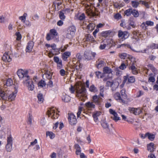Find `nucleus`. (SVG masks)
Here are the masks:
<instances>
[{
  "mask_svg": "<svg viewBox=\"0 0 158 158\" xmlns=\"http://www.w3.org/2000/svg\"><path fill=\"white\" fill-rule=\"evenodd\" d=\"M76 96L80 100L84 101L85 100L84 97L86 89L85 87L78 84L76 85L75 87ZM69 90L72 94H74L75 89L73 86L71 85L69 88Z\"/></svg>",
  "mask_w": 158,
  "mask_h": 158,
  "instance_id": "1",
  "label": "nucleus"
},
{
  "mask_svg": "<svg viewBox=\"0 0 158 158\" xmlns=\"http://www.w3.org/2000/svg\"><path fill=\"white\" fill-rule=\"evenodd\" d=\"M17 74L20 80H23V83L29 80L30 77L28 75V71L20 69L17 71Z\"/></svg>",
  "mask_w": 158,
  "mask_h": 158,
  "instance_id": "2",
  "label": "nucleus"
},
{
  "mask_svg": "<svg viewBox=\"0 0 158 158\" xmlns=\"http://www.w3.org/2000/svg\"><path fill=\"white\" fill-rule=\"evenodd\" d=\"M56 108L54 107H52L49 108L47 112V114L48 115L49 117L51 116V118L52 119H55L57 118L59 115V113L60 111L56 110L55 111Z\"/></svg>",
  "mask_w": 158,
  "mask_h": 158,
  "instance_id": "3",
  "label": "nucleus"
},
{
  "mask_svg": "<svg viewBox=\"0 0 158 158\" xmlns=\"http://www.w3.org/2000/svg\"><path fill=\"white\" fill-rule=\"evenodd\" d=\"M112 40L110 39H106L103 40L101 43L99 47L100 49L103 50L104 49L106 46L111 47L112 46V44L111 42Z\"/></svg>",
  "mask_w": 158,
  "mask_h": 158,
  "instance_id": "4",
  "label": "nucleus"
},
{
  "mask_svg": "<svg viewBox=\"0 0 158 158\" xmlns=\"http://www.w3.org/2000/svg\"><path fill=\"white\" fill-rule=\"evenodd\" d=\"M76 31V27L73 25L69 26L67 30L66 37L69 39L72 38L75 35Z\"/></svg>",
  "mask_w": 158,
  "mask_h": 158,
  "instance_id": "5",
  "label": "nucleus"
},
{
  "mask_svg": "<svg viewBox=\"0 0 158 158\" xmlns=\"http://www.w3.org/2000/svg\"><path fill=\"white\" fill-rule=\"evenodd\" d=\"M136 61H134L132 62L130 65L129 69L131 71V73L134 75H137L138 73L139 69L136 67Z\"/></svg>",
  "mask_w": 158,
  "mask_h": 158,
  "instance_id": "6",
  "label": "nucleus"
},
{
  "mask_svg": "<svg viewBox=\"0 0 158 158\" xmlns=\"http://www.w3.org/2000/svg\"><path fill=\"white\" fill-rule=\"evenodd\" d=\"M124 82H126L127 84H129L134 83L135 81V78L134 76H130L129 74H127L123 77Z\"/></svg>",
  "mask_w": 158,
  "mask_h": 158,
  "instance_id": "7",
  "label": "nucleus"
},
{
  "mask_svg": "<svg viewBox=\"0 0 158 158\" xmlns=\"http://www.w3.org/2000/svg\"><path fill=\"white\" fill-rule=\"evenodd\" d=\"M68 120L69 123L72 125H74L77 123V120L76 116L72 113L68 114Z\"/></svg>",
  "mask_w": 158,
  "mask_h": 158,
  "instance_id": "8",
  "label": "nucleus"
},
{
  "mask_svg": "<svg viewBox=\"0 0 158 158\" xmlns=\"http://www.w3.org/2000/svg\"><path fill=\"white\" fill-rule=\"evenodd\" d=\"M58 33L55 29H52L50 31L49 33L47 34L46 39L48 41H49L54 38L58 35Z\"/></svg>",
  "mask_w": 158,
  "mask_h": 158,
  "instance_id": "9",
  "label": "nucleus"
},
{
  "mask_svg": "<svg viewBox=\"0 0 158 158\" xmlns=\"http://www.w3.org/2000/svg\"><path fill=\"white\" fill-rule=\"evenodd\" d=\"M106 84L107 87H111L112 91H115L119 85V83L118 82H114V81H108L106 82Z\"/></svg>",
  "mask_w": 158,
  "mask_h": 158,
  "instance_id": "10",
  "label": "nucleus"
},
{
  "mask_svg": "<svg viewBox=\"0 0 158 158\" xmlns=\"http://www.w3.org/2000/svg\"><path fill=\"white\" fill-rule=\"evenodd\" d=\"M101 96L96 94L93 96L92 97L93 102L96 105L100 106L102 101V99L101 98Z\"/></svg>",
  "mask_w": 158,
  "mask_h": 158,
  "instance_id": "11",
  "label": "nucleus"
},
{
  "mask_svg": "<svg viewBox=\"0 0 158 158\" xmlns=\"http://www.w3.org/2000/svg\"><path fill=\"white\" fill-rule=\"evenodd\" d=\"M129 33L127 31H123L121 30L118 31V36L119 38L122 40H125L129 36Z\"/></svg>",
  "mask_w": 158,
  "mask_h": 158,
  "instance_id": "12",
  "label": "nucleus"
},
{
  "mask_svg": "<svg viewBox=\"0 0 158 158\" xmlns=\"http://www.w3.org/2000/svg\"><path fill=\"white\" fill-rule=\"evenodd\" d=\"M121 46H124L126 48H129L131 49L133 51L135 52H142L143 53H146V52L148 50V48H146L143 50H139V51H135L132 47L129 44H123L121 45Z\"/></svg>",
  "mask_w": 158,
  "mask_h": 158,
  "instance_id": "13",
  "label": "nucleus"
},
{
  "mask_svg": "<svg viewBox=\"0 0 158 158\" xmlns=\"http://www.w3.org/2000/svg\"><path fill=\"white\" fill-rule=\"evenodd\" d=\"M54 61L57 64V68L58 69H61L63 67L62 60L60 59L57 56H55L53 58Z\"/></svg>",
  "mask_w": 158,
  "mask_h": 158,
  "instance_id": "14",
  "label": "nucleus"
},
{
  "mask_svg": "<svg viewBox=\"0 0 158 158\" xmlns=\"http://www.w3.org/2000/svg\"><path fill=\"white\" fill-rule=\"evenodd\" d=\"M114 97L116 100L120 103H122L123 104L125 103V100L121 98L120 94L119 92H117L114 94Z\"/></svg>",
  "mask_w": 158,
  "mask_h": 158,
  "instance_id": "15",
  "label": "nucleus"
},
{
  "mask_svg": "<svg viewBox=\"0 0 158 158\" xmlns=\"http://www.w3.org/2000/svg\"><path fill=\"white\" fill-rule=\"evenodd\" d=\"M23 84H26V85L29 90L32 91L34 88V85L33 84V82L31 80H29L26 81V82H23Z\"/></svg>",
  "mask_w": 158,
  "mask_h": 158,
  "instance_id": "16",
  "label": "nucleus"
},
{
  "mask_svg": "<svg viewBox=\"0 0 158 158\" xmlns=\"http://www.w3.org/2000/svg\"><path fill=\"white\" fill-rule=\"evenodd\" d=\"M34 45V42L31 41H29L27 43L26 48V52H30L33 49Z\"/></svg>",
  "mask_w": 158,
  "mask_h": 158,
  "instance_id": "17",
  "label": "nucleus"
},
{
  "mask_svg": "<svg viewBox=\"0 0 158 158\" xmlns=\"http://www.w3.org/2000/svg\"><path fill=\"white\" fill-rule=\"evenodd\" d=\"M85 41L93 43L95 41L94 39L91 35L90 34H86L85 35L84 38Z\"/></svg>",
  "mask_w": 158,
  "mask_h": 158,
  "instance_id": "18",
  "label": "nucleus"
},
{
  "mask_svg": "<svg viewBox=\"0 0 158 158\" xmlns=\"http://www.w3.org/2000/svg\"><path fill=\"white\" fill-rule=\"evenodd\" d=\"M8 94L6 92H5L2 89L0 88V97L3 100H7Z\"/></svg>",
  "mask_w": 158,
  "mask_h": 158,
  "instance_id": "19",
  "label": "nucleus"
},
{
  "mask_svg": "<svg viewBox=\"0 0 158 158\" xmlns=\"http://www.w3.org/2000/svg\"><path fill=\"white\" fill-rule=\"evenodd\" d=\"M17 91L13 92L12 93L8 95L7 101L11 102L15 100L17 95Z\"/></svg>",
  "mask_w": 158,
  "mask_h": 158,
  "instance_id": "20",
  "label": "nucleus"
},
{
  "mask_svg": "<svg viewBox=\"0 0 158 158\" xmlns=\"http://www.w3.org/2000/svg\"><path fill=\"white\" fill-rule=\"evenodd\" d=\"M71 52L69 51H66L64 52L62 55V59L65 61H67V59L71 56Z\"/></svg>",
  "mask_w": 158,
  "mask_h": 158,
  "instance_id": "21",
  "label": "nucleus"
},
{
  "mask_svg": "<svg viewBox=\"0 0 158 158\" xmlns=\"http://www.w3.org/2000/svg\"><path fill=\"white\" fill-rule=\"evenodd\" d=\"M131 112L133 113L135 115H138L142 111L139 108H131L130 109Z\"/></svg>",
  "mask_w": 158,
  "mask_h": 158,
  "instance_id": "22",
  "label": "nucleus"
},
{
  "mask_svg": "<svg viewBox=\"0 0 158 158\" xmlns=\"http://www.w3.org/2000/svg\"><path fill=\"white\" fill-rule=\"evenodd\" d=\"M2 60L3 61L9 62L11 61L12 59L7 53H5L2 57Z\"/></svg>",
  "mask_w": 158,
  "mask_h": 158,
  "instance_id": "23",
  "label": "nucleus"
},
{
  "mask_svg": "<svg viewBox=\"0 0 158 158\" xmlns=\"http://www.w3.org/2000/svg\"><path fill=\"white\" fill-rule=\"evenodd\" d=\"M139 2L140 3L143 5L146 9H149L150 8V5L151 4V2L150 1L140 0Z\"/></svg>",
  "mask_w": 158,
  "mask_h": 158,
  "instance_id": "24",
  "label": "nucleus"
},
{
  "mask_svg": "<svg viewBox=\"0 0 158 158\" xmlns=\"http://www.w3.org/2000/svg\"><path fill=\"white\" fill-rule=\"evenodd\" d=\"M147 149L150 152H153L155 149V144L153 143H150L147 144Z\"/></svg>",
  "mask_w": 158,
  "mask_h": 158,
  "instance_id": "25",
  "label": "nucleus"
},
{
  "mask_svg": "<svg viewBox=\"0 0 158 158\" xmlns=\"http://www.w3.org/2000/svg\"><path fill=\"white\" fill-rule=\"evenodd\" d=\"M112 32V30H108L102 31L101 34L102 36L106 37L110 36V34Z\"/></svg>",
  "mask_w": 158,
  "mask_h": 158,
  "instance_id": "26",
  "label": "nucleus"
},
{
  "mask_svg": "<svg viewBox=\"0 0 158 158\" xmlns=\"http://www.w3.org/2000/svg\"><path fill=\"white\" fill-rule=\"evenodd\" d=\"M105 62L104 61L98 60L96 61V66L97 68L99 69L104 65Z\"/></svg>",
  "mask_w": 158,
  "mask_h": 158,
  "instance_id": "27",
  "label": "nucleus"
},
{
  "mask_svg": "<svg viewBox=\"0 0 158 158\" xmlns=\"http://www.w3.org/2000/svg\"><path fill=\"white\" fill-rule=\"evenodd\" d=\"M86 107L89 109H94L95 107V106L93 102H86L85 104Z\"/></svg>",
  "mask_w": 158,
  "mask_h": 158,
  "instance_id": "28",
  "label": "nucleus"
},
{
  "mask_svg": "<svg viewBox=\"0 0 158 158\" xmlns=\"http://www.w3.org/2000/svg\"><path fill=\"white\" fill-rule=\"evenodd\" d=\"M43 75H45L47 79L48 80H51L52 79V74H51L50 71L48 70H45Z\"/></svg>",
  "mask_w": 158,
  "mask_h": 158,
  "instance_id": "29",
  "label": "nucleus"
},
{
  "mask_svg": "<svg viewBox=\"0 0 158 158\" xmlns=\"http://www.w3.org/2000/svg\"><path fill=\"white\" fill-rule=\"evenodd\" d=\"M148 68L151 70L155 74H156L158 72L157 69L155 68L153 65L149 64L147 65Z\"/></svg>",
  "mask_w": 158,
  "mask_h": 158,
  "instance_id": "30",
  "label": "nucleus"
},
{
  "mask_svg": "<svg viewBox=\"0 0 158 158\" xmlns=\"http://www.w3.org/2000/svg\"><path fill=\"white\" fill-rule=\"evenodd\" d=\"M74 148L76 149V154L77 155H80L81 153V148L78 144H76L74 145Z\"/></svg>",
  "mask_w": 158,
  "mask_h": 158,
  "instance_id": "31",
  "label": "nucleus"
},
{
  "mask_svg": "<svg viewBox=\"0 0 158 158\" xmlns=\"http://www.w3.org/2000/svg\"><path fill=\"white\" fill-rule=\"evenodd\" d=\"M95 24L93 23H90L86 27V29L90 31L94 30L95 27Z\"/></svg>",
  "mask_w": 158,
  "mask_h": 158,
  "instance_id": "32",
  "label": "nucleus"
},
{
  "mask_svg": "<svg viewBox=\"0 0 158 158\" xmlns=\"http://www.w3.org/2000/svg\"><path fill=\"white\" fill-rule=\"evenodd\" d=\"M103 71L104 74H110L112 73V72L111 69L107 66L103 68Z\"/></svg>",
  "mask_w": 158,
  "mask_h": 158,
  "instance_id": "33",
  "label": "nucleus"
},
{
  "mask_svg": "<svg viewBox=\"0 0 158 158\" xmlns=\"http://www.w3.org/2000/svg\"><path fill=\"white\" fill-rule=\"evenodd\" d=\"M46 85V84L45 81L42 80L40 81L37 84L38 87L40 88H42L45 87Z\"/></svg>",
  "mask_w": 158,
  "mask_h": 158,
  "instance_id": "34",
  "label": "nucleus"
},
{
  "mask_svg": "<svg viewBox=\"0 0 158 158\" xmlns=\"http://www.w3.org/2000/svg\"><path fill=\"white\" fill-rule=\"evenodd\" d=\"M62 99L65 102H68L70 101L71 98L69 96L65 94L62 96Z\"/></svg>",
  "mask_w": 158,
  "mask_h": 158,
  "instance_id": "35",
  "label": "nucleus"
},
{
  "mask_svg": "<svg viewBox=\"0 0 158 158\" xmlns=\"http://www.w3.org/2000/svg\"><path fill=\"white\" fill-rule=\"evenodd\" d=\"M147 135V137L149 140L151 141H153L154 140L155 137V134L148 132Z\"/></svg>",
  "mask_w": 158,
  "mask_h": 158,
  "instance_id": "36",
  "label": "nucleus"
},
{
  "mask_svg": "<svg viewBox=\"0 0 158 158\" xmlns=\"http://www.w3.org/2000/svg\"><path fill=\"white\" fill-rule=\"evenodd\" d=\"M90 54V52L89 51H86L84 52V57L86 59L88 60H90L92 58Z\"/></svg>",
  "mask_w": 158,
  "mask_h": 158,
  "instance_id": "37",
  "label": "nucleus"
},
{
  "mask_svg": "<svg viewBox=\"0 0 158 158\" xmlns=\"http://www.w3.org/2000/svg\"><path fill=\"white\" fill-rule=\"evenodd\" d=\"M38 101V102L39 103H41L43 102L44 100L43 96L42 94H39L37 96Z\"/></svg>",
  "mask_w": 158,
  "mask_h": 158,
  "instance_id": "38",
  "label": "nucleus"
},
{
  "mask_svg": "<svg viewBox=\"0 0 158 158\" xmlns=\"http://www.w3.org/2000/svg\"><path fill=\"white\" fill-rule=\"evenodd\" d=\"M33 120V116L31 114L29 113V116L27 118V121L28 124L31 125L32 124V121Z\"/></svg>",
  "mask_w": 158,
  "mask_h": 158,
  "instance_id": "39",
  "label": "nucleus"
},
{
  "mask_svg": "<svg viewBox=\"0 0 158 158\" xmlns=\"http://www.w3.org/2000/svg\"><path fill=\"white\" fill-rule=\"evenodd\" d=\"M64 14L63 11L62 10L59 12V17L62 20H64L66 18V16L64 15Z\"/></svg>",
  "mask_w": 158,
  "mask_h": 158,
  "instance_id": "40",
  "label": "nucleus"
},
{
  "mask_svg": "<svg viewBox=\"0 0 158 158\" xmlns=\"http://www.w3.org/2000/svg\"><path fill=\"white\" fill-rule=\"evenodd\" d=\"M89 88V91L92 92L96 93L98 91L97 88L94 85H90Z\"/></svg>",
  "mask_w": 158,
  "mask_h": 158,
  "instance_id": "41",
  "label": "nucleus"
},
{
  "mask_svg": "<svg viewBox=\"0 0 158 158\" xmlns=\"http://www.w3.org/2000/svg\"><path fill=\"white\" fill-rule=\"evenodd\" d=\"M132 8H129L125 11L124 14L127 16H129L132 14Z\"/></svg>",
  "mask_w": 158,
  "mask_h": 158,
  "instance_id": "42",
  "label": "nucleus"
},
{
  "mask_svg": "<svg viewBox=\"0 0 158 158\" xmlns=\"http://www.w3.org/2000/svg\"><path fill=\"white\" fill-rule=\"evenodd\" d=\"M87 12L89 16L94 17L97 15V14L90 9L87 10Z\"/></svg>",
  "mask_w": 158,
  "mask_h": 158,
  "instance_id": "43",
  "label": "nucleus"
},
{
  "mask_svg": "<svg viewBox=\"0 0 158 158\" xmlns=\"http://www.w3.org/2000/svg\"><path fill=\"white\" fill-rule=\"evenodd\" d=\"M140 3L139 2L132 1H131V5L134 8H137Z\"/></svg>",
  "mask_w": 158,
  "mask_h": 158,
  "instance_id": "44",
  "label": "nucleus"
},
{
  "mask_svg": "<svg viewBox=\"0 0 158 158\" xmlns=\"http://www.w3.org/2000/svg\"><path fill=\"white\" fill-rule=\"evenodd\" d=\"M104 85L101 86L99 87V91L100 93L98 95L101 96L102 98L104 97Z\"/></svg>",
  "mask_w": 158,
  "mask_h": 158,
  "instance_id": "45",
  "label": "nucleus"
},
{
  "mask_svg": "<svg viewBox=\"0 0 158 158\" xmlns=\"http://www.w3.org/2000/svg\"><path fill=\"white\" fill-rule=\"evenodd\" d=\"M27 16V14L26 13H24L23 16L19 17V19L21 20L22 22L25 23L26 19V17Z\"/></svg>",
  "mask_w": 158,
  "mask_h": 158,
  "instance_id": "46",
  "label": "nucleus"
},
{
  "mask_svg": "<svg viewBox=\"0 0 158 158\" xmlns=\"http://www.w3.org/2000/svg\"><path fill=\"white\" fill-rule=\"evenodd\" d=\"M61 4V2L60 0H56L54 1L52 4V6H54L56 9V6H59Z\"/></svg>",
  "mask_w": 158,
  "mask_h": 158,
  "instance_id": "47",
  "label": "nucleus"
},
{
  "mask_svg": "<svg viewBox=\"0 0 158 158\" xmlns=\"http://www.w3.org/2000/svg\"><path fill=\"white\" fill-rule=\"evenodd\" d=\"M46 135L47 136H49L51 139H53L55 137V134L51 131L46 132Z\"/></svg>",
  "mask_w": 158,
  "mask_h": 158,
  "instance_id": "48",
  "label": "nucleus"
},
{
  "mask_svg": "<svg viewBox=\"0 0 158 158\" xmlns=\"http://www.w3.org/2000/svg\"><path fill=\"white\" fill-rule=\"evenodd\" d=\"M95 75L98 78H102L104 77V74H102L101 72L100 71H96L95 72Z\"/></svg>",
  "mask_w": 158,
  "mask_h": 158,
  "instance_id": "49",
  "label": "nucleus"
},
{
  "mask_svg": "<svg viewBox=\"0 0 158 158\" xmlns=\"http://www.w3.org/2000/svg\"><path fill=\"white\" fill-rule=\"evenodd\" d=\"M132 15L135 18L138 17L139 15L138 11L136 9H133Z\"/></svg>",
  "mask_w": 158,
  "mask_h": 158,
  "instance_id": "50",
  "label": "nucleus"
},
{
  "mask_svg": "<svg viewBox=\"0 0 158 158\" xmlns=\"http://www.w3.org/2000/svg\"><path fill=\"white\" fill-rule=\"evenodd\" d=\"M152 73L150 74L149 75V77L148 78V81L149 82H153L155 81V79L154 76H152Z\"/></svg>",
  "mask_w": 158,
  "mask_h": 158,
  "instance_id": "51",
  "label": "nucleus"
},
{
  "mask_svg": "<svg viewBox=\"0 0 158 158\" xmlns=\"http://www.w3.org/2000/svg\"><path fill=\"white\" fill-rule=\"evenodd\" d=\"M125 90L123 89L121 91V94L122 97L123 99H126L127 98V95L125 93Z\"/></svg>",
  "mask_w": 158,
  "mask_h": 158,
  "instance_id": "52",
  "label": "nucleus"
},
{
  "mask_svg": "<svg viewBox=\"0 0 158 158\" xmlns=\"http://www.w3.org/2000/svg\"><path fill=\"white\" fill-rule=\"evenodd\" d=\"M7 143L12 144L13 143V138L12 135H10L7 138Z\"/></svg>",
  "mask_w": 158,
  "mask_h": 158,
  "instance_id": "53",
  "label": "nucleus"
},
{
  "mask_svg": "<svg viewBox=\"0 0 158 158\" xmlns=\"http://www.w3.org/2000/svg\"><path fill=\"white\" fill-rule=\"evenodd\" d=\"M60 48H56L55 50H51V52L53 55H57L60 53Z\"/></svg>",
  "mask_w": 158,
  "mask_h": 158,
  "instance_id": "54",
  "label": "nucleus"
},
{
  "mask_svg": "<svg viewBox=\"0 0 158 158\" xmlns=\"http://www.w3.org/2000/svg\"><path fill=\"white\" fill-rule=\"evenodd\" d=\"M13 84V81L10 78H8L7 80L6 85L7 86H10Z\"/></svg>",
  "mask_w": 158,
  "mask_h": 158,
  "instance_id": "55",
  "label": "nucleus"
},
{
  "mask_svg": "<svg viewBox=\"0 0 158 158\" xmlns=\"http://www.w3.org/2000/svg\"><path fill=\"white\" fill-rule=\"evenodd\" d=\"M12 144L7 143L6 146L7 151L10 152L12 150Z\"/></svg>",
  "mask_w": 158,
  "mask_h": 158,
  "instance_id": "56",
  "label": "nucleus"
},
{
  "mask_svg": "<svg viewBox=\"0 0 158 158\" xmlns=\"http://www.w3.org/2000/svg\"><path fill=\"white\" fill-rule=\"evenodd\" d=\"M85 18V15L84 13L81 14L77 17L78 20L81 21L83 20Z\"/></svg>",
  "mask_w": 158,
  "mask_h": 158,
  "instance_id": "57",
  "label": "nucleus"
},
{
  "mask_svg": "<svg viewBox=\"0 0 158 158\" xmlns=\"http://www.w3.org/2000/svg\"><path fill=\"white\" fill-rule=\"evenodd\" d=\"M145 24L146 25L147 27L148 26H153L154 25V22L151 21H147L145 22Z\"/></svg>",
  "mask_w": 158,
  "mask_h": 158,
  "instance_id": "58",
  "label": "nucleus"
},
{
  "mask_svg": "<svg viewBox=\"0 0 158 158\" xmlns=\"http://www.w3.org/2000/svg\"><path fill=\"white\" fill-rule=\"evenodd\" d=\"M15 35L16 36V40L19 41L22 38V35L19 32H17L15 33Z\"/></svg>",
  "mask_w": 158,
  "mask_h": 158,
  "instance_id": "59",
  "label": "nucleus"
},
{
  "mask_svg": "<svg viewBox=\"0 0 158 158\" xmlns=\"http://www.w3.org/2000/svg\"><path fill=\"white\" fill-rule=\"evenodd\" d=\"M127 56V54L126 53H123L119 55V57L122 59H124Z\"/></svg>",
  "mask_w": 158,
  "mask_h": 158,
  "instance_id": "60",
  "label": "nucleus"
},
{
  "mask_svg": "<svg viewBox=\"0 0 158 158\" xmlns=\"http://www.w3.org/2000/svg\"><path fill=\"white\" fill-rule=\"evenodd\" d=\"M83 107L81 106H79L78 108V111L77 113V116L79 118L81 114V112L82 110Z\"/></svg>",
  "mask_w": 158,
  "mask_h": 158,
  "instance_id": "61",
  "label": "nucleus"
},
{
  "mask_svg": "<svg viewBox=\"0 0 158 158\" xmlns=\"http://www.w3.org/2000/svg\"><path fill=\"white\" fill-rule=\"evenodd\" d=\"M133 38L135 40H138L139 39L138 36V33L136 31H134L133 32Z\"/></svg>",
  "mask_w": 158,
  "mask_h": 158,
  "instance_id": "62",
  "label": "nucleus"
},
{
  "mask_svg": "<svg viewBox=\"0 0 158 158\" xmlns=\"http://www.w3.org/2000/svg\"><path fill=\"white\" fill-rule=\"evenodd\" d=\"M101 125L102 126V127L105 129L108 128L109 127L108 124L106 122H102L101 123Z\"/></svg>",
  "mask_w": 158,
  "mask_h": 158,
  "instance_id": "63",
  "label": "nucleus"
},
{
  "mask_svg": "<svg viewBox=\"0 0 158 158\" xmlns=\"http://www.w3.org/2000/svg\"><path fill=\"white\" fill-rule=\"evenodd\" d=\"M129 25L133 28L135 27L136 26V24L134 21L133 20H130V21Z\"/></svg>",
  "mask_w": 158,
  "mask_h": 158,
  "instance_id": "64",
  "label": "nucleus"
}]
</instances>
